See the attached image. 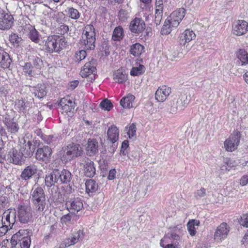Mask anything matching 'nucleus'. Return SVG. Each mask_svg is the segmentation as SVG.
I'll list each match as a JSON object with an SVG mask.
<instances>
[{"label": "nucleus", "instance_id": "f257e3e1", "mask_svg": "<svg viewBox=\"0 0 248 248\" xmlns=\"http://www.w3.org/2000/svg\"><path fill=\"white\" fill-rule=\"evenodd\" d=\"M30 198L36 212L40 214H44L47 210V204L43 188L35 185L31 191Z\"/></svg>", "mask_w": 248, "mask_h": 248}, {"label": "nucleus", "instance_id": "f03ea898", "mask_svg": "<svg viewBox=\"0 0 248 248\" xmlns=\"http://www.w3.org/2000/svg\"><path fill=\"white\" fill-rule=\"evenodd\" d=\"M186 15V10L181 8L173 11L165 21L161 31L162 34H168L173 28L178 27Z\"/></svg>", "mask_w": 248, "mask_h": 248}, {"label": "nucleus", "instance_id": "7ed1b4c3", "mask_svg": "<svg viewBox=\"0 0 248 248\" xmlns=\"http://www.w3.org/2000/svg\"><path fill=\"white\" fill-rule=\"evenodd\" d=\"M67 42L62 36L53 35L49 36L45 42V49L50 53L58 52L63 49Z\"/></svg>", "mask_w": 248, "mask_h": 248}, {"label": "nucleus", "instance_id": "20e7f679", "mask_svg": "<svg viewBox=\"0 0 248 248\" xmlns=\"http://www.w3.org/2000/svg\"><path fill=\"white\" fill-rule=\"evenodd\" d=\"M95 29L92 25H87L83 30L82 38L84 41L85 48L93 50L95 48Z\"/></svg>", "mask_w": 248, "mask_h": 248}, {"label": "nucleus", "instance_id": "39448f33", "mask_svg": "<svg viewBox=\"0 0 248 248\" xmlns=\"http://www.w3.org/2000/svg\"><path fill=\"white\" fill-rule=\"evenodd\" d=\"M81 148L79 144L71 143L61 152L60 155L62 161L65 162L71 160L74 157L81 155Z\"/></svg>", "mask_w": 248, "mask_h": 248}, {"label": "nucleus", "instance_id": "423d86ee", "mask_svg": "<svg viewBox=\"0 0 248 248\" xmlns=\"http://www.w3.org/2000/svg\"><path fill=\"white\" fill-rule=\"evenodd\" d=\"M188 103L187 95L184 93L181 94L178 98H174L170 102V111L171 113L180 112L186 107Z\"/></svg>", "mask_w": 248, "mask_h": 248}, {"label": "nucleus", "instance_id": "0eeeda50", "mask_svg": "<svg viewBox=\"0 0 248 248\" xmlns=\"http://www.w3.org/2000/svg\"><path fill=\"white\" fill-rule=\"evenodd\" d=\"M241 133L238 130H234L224 142L225 149L232 152L236 150L240 143Z\"/></svg>", "mask_w": 248, "mask_h": 248}, {"label": "nucleus", "instance_id": "6e6552de", "mask_svg": "<svg viewBox=\"0 0 248 248\" xmlns=\"http://www.w3.org/2000/svg\"><path fill=\"white\" fill-rule=\"evenodd\" d=\"M17 219L21 223H28L32 217V212L30 206L25 205H19L16 210Z\"/></svg>", "mask_w": 248, "mask_h": 248}, {"label": "nucleus", "instance_id": "1a4fd4ad", "mask_svg": "<svg viewBox=\"0 0 248 248\" xmlns=\"http://www.w3.org/2000/svg\"><path fill=\"white\" fill-rule=\"evenodd\" d=\"M66 209L72 214H76L81 210L83 207V203L78 197H71L66 199L65 202Z\"/></svg>", "mask_w": 248, "mask_h": 248}, {"label": "nucleus", "instance_id": "9d476101", "mask_svg": "<svg viewBox=\"0 0 248 248\" xmlns=\"http://www.w3.org/2000/svg\"><path fill=\"white\" fill-rule=\"evenodd\" d=\"M230 228L229 225L225 222H223L218 226L214 233V239L218 242H221L225 240L228 236Z\"/></svg>", "mask_w": 248, "mask_h": 248}, {"label": "nucleus", "instance_id": "9b49d317", "mask_svg": "<svg viewBox=\"0 0 248 248\" xmlns=\"http://www.w3.org/2000/svg\"><path fill=\"white\" fill-rule=\"evenodd\" d=\"M51 154V148L48 146H44L37 149L35 157L37 160L46 163L50 161Z\"/></svg>", "mask_w": 248, "mask_h": 248}, {"label": "nucleus", "instance_id": "f8f14e48", "mask_svg": "<svg viewBox=\"0 0 248 248\" xmlns=\"http://www.w3.org/2000/svg\"><path fill=\"white\" fill-rule=\"evenodd\" d=\"M16 211L15 209H9L5 210L2 216V223L6 224V226H9L12 227L15 223L16 220Z\"/></svg>", "mask_w": 248, "mask_h": 248}, {"label": "nucleus", "instance_id": "ddd939ff", "mask_svg": "<svg viewBox=\"0 0 248 248\" xmlns=\"http://www.w3.org/2000/svg\"><path fill=\"white\" fill-rule=\"evenodd\" d=\"M27 231L24 229H21L16 233L14 234L11 238V241L8 240H4L1 244L0 248H14L17 244V241L20 240V238L24 233H26Z\"/></svg>", "mask_w": 248, "mask_h": 248}, {"label": "nucleus", "instance_id": "4468645a", "mask_svg": "<svg viewBox=\"0 0 248 248\" xmlns=\"http://www.w3.org/2000/svg\"><path fill=\"white\" fill-rule=\"evenodd\" d=\"M248 23L244 20H238L232 25V33L238 36L245 34L248 31Z\"/></svg>", "mask_w": 248, "mask_h": 248}, {"label": "nucleus", "instance_id": "2eb2a0df", "mask_svg": "<svg viewBox=\"0 0 248 248\" xmlns=\"http://www.w3.org/2000/svg\"><path fill=\"white\" fill-rule=\"evenodd\" d=\"M7 157L10 163L16 165H22L24 161L23 155L16 148H13L8 152Z\"/></svg>", "mask_w": 248, "mask_h": 248}, {"label": "nucleus", "instance_id": "dca6fc26", "mask_svg": "<svg viewBox=\"0 0 248 248\" xmlns=\"http://www.w3.org/2000/svg\"><path fill=\"white\" fill-rule=\"evenodd\" d=\"M83 167V173L88 177H93L95 174V168L93 161L88 158L84 159L80 163Z\"/></svg>", "mask_w": 248, "mask_h": 248}, {"label": "nucleus", "instance_id": "f3484780", "mask_svg": "<svg viewBox=\"0 0 248 248\" xmlns=\"http://www.w3.org/2000/svg\"><path fill=\"white\" fill-rule=\"evenodd\" d=\"M59 106L62 113L67 114L74 110L75 103L68 97H63L60 100Z\"/></svg>", "mask_w": 248, "mask_h": 248}, {"label": "nucleus", "instance_id": "a211bd4d", "mask_svg": "<svg viewBox=\"0 0 248 248\" xmlns=\"http://www.w3.org/2000/svg\"><path fill=\"white\" fill-rule=\"evenodd\" d=\"M84 232L83 230H79L77 231L73 232L68 238L66 239L64 241L63 244L64 245V247L66 248L72 245H74L80 239H83L84 237Z\"/></svg>", "mask_w": 248, "mask_h": 248}, {"label": "nucleus", "instance_id": "6ab92c4d", "mask_svg": "<svg viewBox=\"0 0 248 248\" xmlns=\"http://www.w3.org/2000/svg\"><path fill=\"white\" fill-rule=\"evenodd\" d=\"M13 20L11 15L5 12L0 13V30L9 29L13 23Z\"/></svg>", "mask_w": 248, "mask_h": 248}, {"label": "nucleus", "instance_id": "aec40b11", "mask_svg": "<svg viewBox=\"0 0 248 248\" xmlns=\"http://www.w3.org/2000/svg\"><path fill=\"white\" fill-rule=\"evenodd\" d=\"M145 29V24L144 21L136 17L130 22L129 29L132 32L139 34Z\"/></svg>", "mask_w": 248, "mask_h": 248}, {"label": "nucleus", "instance_id": "412c9836", "mask_svg": "<svg viewBox=\"0 0 248 248\" xmlns=\"http://www.w3.org/2000/svg\"><path fill=\"white\" fill-rule=\"evenodd\" d=\"M171 93V88L164 85L159 87L155 93V98L157 102H163Z\"/></svg>", "mask_w": 248, "mask_h": 248}, {"label": "nucleus", "instance_id": "4be33fe9", "mask_svg": "<svg viewBox=\"0 0 248 248\" xmlns=\"http://www.w3.org/2000/svg\"><path fill=\"white\" fill-rule=\"evenodd\" d=\"M94 62L92 60L85 64L82 68L80 74L82 77L86 78L96 72Z\"/></svg>", "mask_w": 248, "mask_h": 248}, {"label": "nucleus", "instance_id": "5701e85b", "mask_svg": "<svg viewBox=\"0 0 248 248\" xmlns=\"http://www.w3.org/2000/svg\"><path fill=\"white\" fill-rule=\"evenodd\" d=\"M19 151L23 157H29L32 155L34 148L31 141H28L26 142L24 141L20 146Z\"/></svg>", "mask_w": 248, "mask_h": 248}, {"label": "nucleus", "instance_id": "b1692460", "mask_svg": "<svg viewBox=\"0 0 248 248\" xmlns=\"http://www.w3.org/2000/svg\"><path fill=\"white\" fill-rule=\"evenodd\" d=\"M37 172V168L34 165H31L26 167L22 171L20 175L21 178L27 181L31 178Z\"/></svg>", "mask_w": 248, "mask_h": 248}, {"label": "nucleus", "instance_id": "393cba45", "mask_svg": "<svg viewBox=\"0 0 248 248\" xmlns=\"http://www.w3.org/2000/svg\"><path fill=\"white\" fill-rule=\"evenodd\" d=\"M179 37L180 44L184 46L186 43H188L195 39L196 35L192 30L187 29L185 30L180 35Z\"/></svg>", "mask_w": 248, "mask_h": 248}, {"label": "nucleus", "instance_id": "a878e982", "mask_svg": "<svg viewBox=\"0 0 248 248\" xmlns=\"http://www.w3.org/2000/svg\"><path fill=\"white\" fill-rule=\"evenodd\" d=\"M236 56L238 59V62L240 66H246L248 64V52L245 49L240 48L236 52Z\"/></svg>", "mask_w": 248, "mask_h": 248}, {"label": "nucleus", "instance_id": "bb28decb", "mask_svg": "<svg viewBox=\"0 0 248 248\" xmlns=\"http://www.w3.org/2000/svg\"><path fill=\"white\" fill-rule=\"evenodd\" d=\"M56 175L58 176V183L59 184H67L71 181V173L68 170H63L60 171L57 170Z\"/></svg>", "mask_w": 248, "mask_h": 248}, {"label": "nucleus", "instance_id": "cd10ccee", "mask_svg": "<svg viewBox=\"0 0 248 248\" xmlns=\"http://www.w3.org/2000/svg\"><path fill=\"white\" fill-rule=\"evenodd\" d=\"M31 91L34 96L38 98H43L47 93L46 87L44 84H39L35 87H32Z\"/></svg>", "mask_w": 248, "mask_h": 248}, {"label": "nucleus", "instance_id": "c85d7f7f", "mask_svg": "<svg viewBox=\"0 0 248 248\" xmlns=\"http://www.w3.org/2000/svg\"><path fill=\"white\" fill-rule=\"evenodd\" d=\"M98 143L95 139H90L86 147L87 154L90 155H95L98 152Z\"/></svg>", "mask_w": 248, "mask_h": 248}, {"label": "nucleus", "instance_id": "c756f323", "mask_svg": "<svg viewBox=\"0 0 248 248\" xmlns=\"http://www.w3.org/2000/svg\"><path fill=\"white\" fill-rule=\"evenodd\" d=\"M107 135L108 140L114 143L119 139V131L118 128L114 125H111L108 130Z\"/></svg>", "mask_w": 248, "mask_h": 248}, {"label": "nucleus", "instance_id": "7c9ffc66", "mask_svg": "<svg viewBox=\"0 0 248 248\" xmlns=\"http://www.w3.org/2000/svg\"><path fill=\"white\" fill-rule=\"evenodd\" d=\"M57 170H54L51 173L46 174L45 177V185L47 187H50L58 183V176L56 175Z\"/></svg>", "mask_w": 248, "mask_h": 248}, {"label": "nucleus", "instance_id": "2f4dec72", "mask_svg": "<svg viewBox=\"0 0 248 248\" xmlns=\"http://www.w3.org/2000/svg\"><path fill=\"white\" fill-rule=\"evenodd\" d=\"M12 60L9 55L6 52L0 51V66L3 68H8L11 63Z\"/></svg>", "mask_w": 248, "mask_h": 248}, {"label": "nucleus", "instance_id": "473e14b6", "mask_svg": "<svg viewBox=\"0 0 248 248\" xmlns=\"http://www.w3.org/2000/svg\"><path fill=\"white\" fill-rule=\"evenodd\" d=\"M113 76L114 80L119 83L125 82L127 79V75L122 69H119L115 71Z\"/></svg>", "mask_w": 248, "mask_h": 248}, {"label": "nucleus", "instance_id": "72a5a7b5", "mask_svg": "<svg viewBox=\"0 0 248 248\" xmlns=\"http://www.w3.org/2000/svg\"><path fill=\"white\" fill-rule=\"evenodd\" d=\"M135 96L132 94H128L123 97L120 101L121 105L124 108H131L133 107V104L135 100Z\"/></svg>", "mask_w": 248, "mask_h": 248}, {"label": "nucleus", "instance_id": "f704fd0d", "mask_svg": "<svg viewBox=\"0 0 248 248\" xmlns=\"http://www.w3.org/2000/svg\"><path fill=\"white\" fill-rule=\"evenodd\" d=\"M124 36V30L122 27H116L113 31L112 39L115 41H120Z\"/></svg>", "mask_w": 248, "mask_h": 248}, {"label": "nucleus", "instance_id": "c9c22d12", "mask_svg": "<svg viewBox=\"0 0 248 248\" xmlns=\"http://www.w3.org/2000/svg\"><path fill=\"white\" fill-rule=\"evenodd\" d=\"M23 72L25 75L29 77H33L36 74H38L30 62H26L22 66Z\"/></svg>", "mask_w": 248, "mask_h": 248}, {"label": "nucleus", "instance_id": "e433bc0d", "mask_svg": "<svg viewBox=\"0 0 248 248\" xmlns=\"http://www.w3.org/2000/svg\"><path fill=\"white\" fill-rule=\"evenodd\" d=\"M144 47L140 43H135L130 46V53L134 56H139L144 51Z\"/></svg>", "mask_w": 248, "mask_h": 248}, {"label": "nucleus", "instance_id": "4c0bfd02", "mask_svg": "<svg viewBox=\"0 0 248 248\" xmlns=\"http://www.w3.org/2000/svg\"><path fill=\"white\" fill-rule=\"evenodd\" d=\"M27 233H24L20 238V240L17 241V243H20L21 248H30L31 245V239L29 237L28 232L27 230Z\"/></svg>", "mask_w": 248, "mask_h": 248}, {"label": "nucleus", "instance_id": "58836bf2", "mask_svg": "<svg viewBox=\"0 0 248 248\" xmlns=\"http://www.w3.org/2000/svg\"><path fill=\"white\" fill-rule=\"evenodd\" d=\"M234 166V162L232 160L228 158L224 159L220 167L221 173H224L229 171Z\"/></svg>", "mask_w": 248, "mask_h": 248}, {"label": "nucleus", "instance_id": "ea45409f", "mask_svg": "<svg viewBox=\"0 0 248 248\" xmlns=\"http://www.w3.org/2000/svg\"><path fill=\"white\" fill-rule=\"evenodd\" d=\"M86 192L88 193H93L96 191L98 188V185L96 182L92 179L86 181L85 183Z\"/></svg>", "mask_w": 248, "mask_h": 248}, {"label": "nucleus", "instance_id": "a19ab883", "mask_svg": "<svg viewBox=\"0 0 248 248\" xmlns=\"http://www.w3.org/2000/svg\"><path fill=\"white\" fill-rule=\"evenodd\" d=\"M200 221L195 219L189 220L187 224V230L191 236H194L196 233L195 226H199Z\"/></svg>", "mask_w": 248, "mask_h": 248}, {"label": "nucleus", "instance_id": "79ce46f5", "mask_svg": "<svg viewBox=\"0 0 248 248\" xmlns=\"http://www.w3.org/2000/svg\"><path fill=\"white\" fill-rule=\"evenodd\" d=\"M65 12L67 13V16L72 19H78L80 16L78 11L73 7H67L65 10Z\"/></svg>", "mask_w": 248, "mask_h": 248}, {"label": "nucleus", "instance_id": "37998d69", "mask_svg": "<svg viewBox=\"0 0 248 248\" xmlns=\"http://www.w3.org/2000/svg\"><path fill=\"white\" fill-rule=\"evenodd\" d=\"M125 130L130 139L134 140L136 138L137 128L135 124H132L126 126Z\"/></svg>", "mask_w": 248, "mask_h": 248}, {"label": "nucleus", "instance_id": "c03bdc74", "mask_svg": "<svg viewBox=\"0 0 248 248\" xmlns=\"http://www.w3.org/2000/svg\"><path fill=\"white\" fill-rule=\"evenodd\" d=\"M32 63L33 64L34 69L37 71V73L40 72V70L43 67V62L42 59L37 56H32Z\"/></svg>", "mask_w": 248, "mask_h": 248}, {"label": "nucleus", "instance_id": "a18cd8bd", "mask_svg": "<svg viewBox=\"0 0 248 248\" xmlns=\"http://www.w3.org/2000/svg\"><path fill=\"white\" fill-rule=\"evenodd\" d=\"M6 127L8 132L12 135H16L19 129L18 124L14 121L6 125Z\"/></svg>", "mask_w": 248, "mask_h": 248}, {"label": "nucleus", "instance_id": "49530a36", "mask_svg": "<svg viewBox=\"0 0 248 248\" xmlns=\"http://www.w3.org/2000/svg\"><path fill=\"white\" fill-rule=\"evenodd\" d=\"M163 8H157L155 9V23L156 25H159L162 17Z\"/></svg>", "mask_w": 248, "mask_h": 248}, {"label": "nucleus", "instance_id": "de8ad7c7", "mask_svg": "<svg viewBox=\"0 0 248 248\" xmlns=\"http://www.w3.org/2000/svg\"><path fill=\"white\" fill-rule=\"evenodd\" d=\"M145 68L143 65L140 64L138 67H134L130 71V75L133 76H137L143 73Z\"/></svg>", "mask_w": 248, "mask_h": 248}, {"label": "nucleus", "instance_id": "09e8293b", "mask_svg": "<svg viewBox=\"0 0 248 248\" xmlns=\"http://www.w3.org/2000/svg\"><path fill=\"white\" fill-rule=\"evenodd\" d=\"M50 16L58 23H62L63 14L62 13H58L55 11H51L49 13Z\"/></svg>", "mask_w": 248, "mask_h": 248}, {"label": "nucleus", "instance_id": "8fccbe9b", "mask_svg": "<svg viewBox=\"0 0 248 248\" xmlns=\"http://www.w3.org/2000/svg\"><path fill=\"white\" fill-rule=\"evenodd\" d=\"M99 106L101 108L107 111H109L113 108V105L111 101L108 99H105L101 101Z\"/></svg>", "mask_w": 248, "mask_h": 248}, {"label": "nucleus", "instance_id": "3c124183", "mask_svg": "<svg viewBox=\"0 0 248 248\" xmlns=\"http://www.w3.org/2000/svg\"><path fill=\"white\" fill-rule=\"evenodd\" d=\"M29 38L32 41L35 43H38L40 42L39 32L35 29H32L30 31Z\"/></svg>", "mask_w": 248, "mask_h": 248}, {"label": "nucleus", "instance_id": "603ef678", "mask_svg": "<svg viewBox=\"0 0 248 248\" xmlns=\"http://www.w3.org/2000/svg\"><path fill=\"white\" fill-rule=\"evenodd\" d=\"M9 40L14 46H18L22 39L16 33L11 34L9 36Z\"/></svg>", "mask_w": 248, "mask_h": 248}, {"label": "nucleus", "instance_id": "864d4df0", "mask_svg": "<svg viewBox=\"0 0 248 248\" xmlns=\"http://www.w3.org/2000/svg\"><path fill=\"white\" fill-rule=\"evenodd\" d=\"M28 103L25 102L23 100H18L16 103V106L18 110L20 112H24L27 108Z\"/></svg>", "mask_w": 248, "mask_h": 248}, {"label": "nucleus", "instance_id": "5fc2aeb1", "mask_svg": "<svg viewBox=\"0 0 248 248\" xmlns=\"http://www.w3.org/2000/svg\"><path fill=\"white\" fill-rule=\"evenodd\" d=\"M86 55L87 53L85 50H81L78 51L75 54V60L78 62H80L86 58Z\"/></svg>", "mask_w": 248, "mask_h": 248}, {"label": "nucleus", "instance_id": "6e6d98bb", "mask_svg": "<svg viewBox=\"0 0 248 248\" xmlns=\"http://www.w3.org/2000/svg\"><path fill=\"white\" fill-rule=\"evenodd\" d=\"M57 31L58 33L60 34H64L68 32L69 31V27L68 26L65 24H62L57 29Z\"/></svg>", "mask_w": 248, "mask_h": 248}, {"label": "nucleus", "instance_id": "4d7b16f0", "mask_svg": "<svg viewBox=\"0 0 248 248\" xmlns=\"http://www.w3.org/2000/svg\"><path fill=\"white\" fill-rule=\"evenodd\" d=\"M239 223L245 227H248V214H243L239 220Z\"/></svg>", "mask_w": 248, "mask_h": 248}, {"label": "nucleus", "instance_id": "13d9d810", "mask_svg": "<svg viewBox=\"0 0 248 248\" xmlns=\"http://www.w3.org/2000/svg\"><path fill=\"white\" fill-rule=\"evenodd\" d=\"M205 195L206 189L203 187H202L201 189L197 190V191L195 193L194 196L196 199H199L205 197Z\"/></svg>", "mask_w": 248, "mask_h": 248}, {"label": "nucleus", "instance_id": "bf43d9fd", "mask_svg": "<svg viewBox=\"0 0 248 248\" xmlns=\"http://www.w3.org/2000/svg\"><path fill=\"white\" fill-rule=\"evenodd\" d=\"M42 139L47 144H50L56 140V137L53 135H44L42 136Z\"/></svg>", "mask_w": 248, "mask_h": 248}, {"label": "nucleus", "instance_id": "052dcab7", "mask_svg": "<svg viewBox=\"0 0 248 248\" xmlns=\"http://www.w3.org/2000/svg\"><path fill=\"white\" fill-rule=\"evenodd\" d=\"M2 121L5 126L14 121V118L8 114L2 115Z\"/></svg>", "mask_w": 248, "mask_h": 248}, {"label": "nucleus", "instance_id": "680f3d73", "mask_svg": "<svg viewBox=\"0 0 248 248\" xmlns=\"http://www.w3.org/2000/svg\"><path fill=\"white\" fill-rule=\"evenodd\" d=\"M12 227L8 225L6 226V224H2V226L0 227V237L4 235Z\"/></svg>", "mask_w": 248, "mask_h": 248}, {"label": "nucleus", "instance_id": "e2e57ef3", "mask_svg": "<svg viewBox=\"0 0 248 248\" xmlns=\"http://www.w3.org/2000/svg\"><path fill=\"white\" fill-rule=\"evenodd\" d=\"M128 141L127 140H124L122 143L121 153L124 155H125L127 153L125 152L126 149L128 147Z\"/></svg>", "mask_w": 248, "mask_h": 248}, {"label": "nucleus", "instance_id": "0e129e2a", "mask_svg": "<svg viewBox=\"0 0 248 248\" xmlns=\"http://www.w3.org/2000/svg\"><path fill=\"white\" fill-rule=\"evenodd\" d=\"M71 220V216L69 214H67L63 216L61 218V221L62 223H65V224L69 222Z\"/></svg>", "mask_w": 248, "mask_h": 248}, {"label": "nucleus", "instance_id": "69168bd1", "mask_svg": "<svg viewBox=\"0 0 248 248\" xmlns=\"http://www.w3.org/2000/svg\"><path fill=\"white\" fill-rule=\"evenodd\" d=\"M116 170L115 169H111L109 170L108 179L109 180H112L115 179L116 177Z\"/></svg>", "mask_w": 248, "mask_h": 248}, {"label": "nucleus", "instance_id": "338daca9", "mask_svg": "<svg viewBox=\"0 0 248 248\" xmlns=\"http://www.w3.org/2000/svg\"><path fill=\"white\" fill-rule=\"evenodd\" d=\"M240 184L242 186H246L248 183V176L244 175L240 179Z\"/></svg>", "mask_w": 248, "mask_h": 248}, {"label": "nucleus", "instance_id": "774afa93", "mask_svg": "<svg viewBox=\"0 0 248 248\" xmlns=\"http://www.w3.org/2000/svg\"><path fill=\"white\" fill-rule=\"evenodd\" d=\"M242 242L243 244L245 245L246 247H248V231L243 237Z\"/></svg>", "mask_w": 248, "mask_h": 248}]
</instances>
